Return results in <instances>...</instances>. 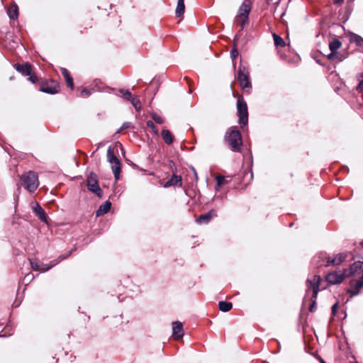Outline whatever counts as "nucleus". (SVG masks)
<instances>
[{
	"mask_svg": "<svg viewBox=\"0 0 363 363\" xmlns=\"http://www.w3.org/2000/svg\"><path fill=\"white\" fill-rule=\"evenodd\" d=\"M71 253H72V251H69L68 253H67L65 255L59 256L57 258V259H58L57 261H55V260L51 261L50 264L49 265L45 264H39L35 260H30V265H31L32 269H33L34 270H38V271H41L42 272H45L48 271L49 269H50L52 267L55 266L60 262L67 259L71 255Z\"/></svg>",
	"mask_w": 363,
	"mask_h": 363,
	"instance_id": "20e7f679",
	"label": "nucleus"
},
{
	"mask_svg": "<svg viewBox=\"0 0 363 363\" xmlns=\"http://www.w3.org/2000/svg\"><path fill=\"white\" fill-rule=\"evenodd\" d=\"M347 257V255L344 253H340L336 255L333 258H328L326 266L329 265H338L343 262Z\"/></svg>",
	"mask_w": 363,
	"mask_h": 363,
	"instance_id": "6ab92c4d",
	"label": "nucleus"
},
{
	"mask_svg": "<svg viewBox=\"0 0 363 363\" xmlns=\"http://www.w3.org/2000/svg\"><path fill=\"white\" fill-rule=\"evenodd\" d=\"M218 307L220 311L223 312H228L232 309L233 304L231 302L222 301L218 303Z\"/></svg>",
	"mask_w": 363,
	"mask_h": 363,
	"instance_id": "bb28decb",
	"label": "nucleus"
},
{
	"mask_svg": "<svg viewBox=\"0 0 363 363\" xmlns=\"http://www.w3.org/2000/svg\"><path fill=\"white\" fill-rule=\"evenodd\" d=\"M161 136L167 145H171L174 141V136L169 130L163 129L161 132Z\"/></svg>",
	"mask_w": 363,
	"mask_h": 363,
	"instance_id": "b1692460",
	"label": "nucleus"
},
{
	"mask_svg": "<svg viewBox=\"0 0 363 363\" xmlns=\"http://www.w3.org/2000/svg\"><path fill=\"white\" fill-rule=\"evenodd\" d=\"M350 289H348L347 292L351 297L357 296L359 294L360 289L363 287V278L360 277L357 280H350Z\"/></svg>",
	"mask_w": 363,
	"mask_h": 363,
	"instance_id": "9d476101",
	"label": "nucleus"
},
{
	"mask_svg": "<svg viewBox=\"0 0 363 363\" xmlns=\"http://www.w3.org/2000/svg\"><path fill=\"white\" fill-rule=\"evenodd\" d=\"M334 1V4H341L342 2H343L344 0H333Z\"/></svg>",
	"mask_w": 363,
	"mask_h": 363,
	"instance_id": "c03bdc74",
	"label": "nucleus"
},
{
	"mask_svg": "<svg viewBox=\"0 0 363 363\" xmlns=\"http://www.w3.org/2000/svg\"><path fill=\"white\" fill-rule=\"evenodd\" d=\"M220 188V186H217L216 187V191H218Z\"/></svg>",
	"mask_w": 363,
	"mask_h": 363,
	"instance_id": "603ef678",
	"label": "nucleus"
},
{
	"mask_svg": "<svg viewBox=\"0 0 363 363\" xmlns=\"http://www.w3.org/2000/svg\"><path fill=\"white\" fill-rule=\"evenodd\" d=\"M225 139L232 151L236 152H240L242 145V135L237 127H232L228 130L226 133Z\"/></svg>",
	"mask_w": 363,
	"mask_h": 363,
	"instance_id": "f03ea898",
	"label": "nucleus"
},
{
	"mask_svg": "<svg viewBox=\"0 0 363 363\" xmlns=\"http://www.w3.org/2000/svg\"><path fill=\"white\" fill-rule=\"evenodd\" d=\"M131 123L130 122H125L123 123L122 126L117 131L118 133L121 132L122 130L128 129L130 127Z\"/></svg>",
	"mask_w": 363,
	"mask_h": 363,
	"instance_id": "58836bf2",
	"label": "nucleus"
},
{
	"mask_svg": "<svg viewBox=\"0 0 363 363\" xmlns=\"http://www.w3.org/2000/svg\"><path fill=\"white\" fill-rule=\"evenodd\" d=\"M316 277H317V275H314V278H313V281H311L309 279H308L306 280L307 287H308V289H306V293H308V291H309V289L311 288H312V289H313V297H312L311 303L309 305V311L311 312H313L314 311V309L315 308V304H316L315 298L318 294V279H316Z\"/></svg>",
	"mask_w": 363,
	"mask_h": 363,
	"instance_id": "0eeeda50",
	"label": "nucleus"
},
{
	"mask_svg": "<svg viewBox=\"0 0 363 363\" xmlns=\"http://www.w3.org/2000/svg\"><path fill=\"white\" fill-rule=\"evenodd\" d=\"M358 79H359V84L357 86V91H361L362 90V86L363 85V72L360 74Z\"/></svg>",
	"mask_w": 363,
	"mask_h": 363,
	"instance_id": "c9c22d12",
	"label": "nucleus"
},
{
	"mask_svg": "<svg viewBox=\"0 0 363 363\" xmlns=\"http://www.w3.org/2000/svg\"><path fill=\"white\" fill-rule=\"evenodd\" d=\"M13 305H15L16 307L18 306L19 303H16V301L13 303Z\"/></svg>",
	"mask_w": 363,
	"mask_h": 363,
	"instance_id": "3c124183",
	"label": "nucleus"
},
{
	"mask_svg": "<svg viewBox=\"0 0 363 363\" xmlns=\"http://www.w3.org/2000/svg\"><path fill=\"white\" fill-rule=\"evenodd\" d=\"M169 179H170V182H172L174 186H177L179 187H181L182 186L181 176L174 174Z\"/></svg>",
	"mask_w": 363,
	"mask_h": 363,
	"instance_id": "cd10ccee",
	"label": "nucleus"
},
{
	"mask_svg": "<svg viewBox=\"0 0 363 363\" xmlns=\"http://www.w3.org/2000/svg\"><path fill=\"white\" fill-rule=\"evenodd\" d=\"M59 85L56 82H52L51 84H43L40 87V91L49 94H55L59 91Z\"/></svg>",
	"mask_w": 363,
	"mask_h": 363,
	"instance_id": "ddd939ff",
	"label": "nucleus"
},
{
	"mask_svg": "<svg viewBox=\"0 0 363 363\" xmlns=\"http://www.w3.org/2000/svg\"><path fill=\"white\" fill-rule=\"evenodd\" d=\"M305 343H306V350L307 352L310 353L311 355H313L315 358L318 359V350H314L313 345L315 343H313L314 339L312 338V342H310L308 335L305 336Z\"/></svg>",
	"mask_w": 363,
	"mask_h": 363,
	"instance_id": "a211bd4d",
	"label": "nucleus"
},
{
	"mask_svg": "<svg viewBox=\"0 0 363 363\" xmlns=\"http://www.w3.org/2000/svg\"><path fill=\"white\" fill-rule=\"evenodd\" d=\"M33 211L35 213V215L41 220L43 222L47 223V216L45 212V210L40 206V205L35 202L33 206Z\"/></svg>",
	"mask_w": 363,
	"mask_h": 363,
	"instance_id": "4468645a",
	"label": "nucleus"
},
{
	"mask_svg": "<svg viewBox=\"0 0 363 363\" xmlns=\"http://www.w3.org/2000/svg\"><path fill=\"white\" fill-rule=\"evenodd\" d=\"M237 79L239 82L240 85L242 89L251 87V83L249 79V74L247 72L245 73L244 70L242 69L241 67H239L237 74Z\"/></svg>",
	"mask_w": 363,
	"mask_h": 363,
	"instance_id": "9b49d317",
	"label": "nucleus"
},
{
	"mask_svg": "<svg viewBox=\"0 0 363 363\" xmlns=\"http://www.w3.org/2000/svg\"><path fill=\"white\" fill-rule=\"evenodd\" d=\"M61 72L66 80L67 86L71 88L72 89H73V88H74L73 79H72V77H71L69 71L66 68H62Z\"/></svg>",
	"mask_w": 363,
	"mask_h": 363,
	"instance_id": "5701e85b",
	"label": "nucleus"
},
{
	"mask_svg": "<svg viewBox=\"0 0 363 363\" xmlns=\"http://www.w3.org/2000/svg\"><path fill=\"white\" fill-rule=\"evenodd\" d=\"M273 38L274 41V45L277 47H284L285 46V42L283 40L282 38H281L279 35H278L276 33L273 34Z\"/></svg>",
	"mask_w": 363,
	"mask_h": 363,
	"instance_id": "c85d7f7f",
	"label": "nucleus"
},
{
	"mask_svg": "<svg viewBox=\"0 0 363 363\" xmlns=\"http://www.w3.org/2000/svg\"><path fill=\"white\" fill-rule=\"evenodd\" d=\"M238 55V51L235 47H234L230 51V56L233 60L236 58Z\"/></svg>",
	"mask_w": 363,
	"mask_h": 363,
	"instance_id": "4c0bfd02",
	"label": "nucleus"
},
{
	"mask_svg": "<svg viewBox=\"0 0 363 363\" xmlns=\"http://www.w3.org/2000/svg\"><path fill=\"white\" fill-rule=\"evenodd\" d=\"M152 119L159 124H162L164 123V119L156 113L152 114Z\"/></svg>",
	"mask_w": 363,
	"mask_h": 363,
	"instance_id": "72a5a7b5",
	"label": "nucleus"
},
{
	"mask_svg": "<svg viewBox=\"0 0 363 363\" xmlns=\"http://www.w3.org/2000/svg\"><path fill=\"white\" fill-rule=\"evenodd\" d=\"M172 186H174L172 182H170V179H169L164 184V188H168V187H170Z\"/></svg>",
	"mask_w": 363,
	"mask_h": 363,
	"instance_id": "79ce46f5",
	"label": "nucleus"
},
{
	"mask_svg": "<svg viewBox=\"0 0 363 363\" xmlns=\"http://www.w3.org/2000/svg\"><path fill=\"white\" fill-rule=\"evenodd\" d=\"M7 14L11 19L15 20L18 17V6L15 2H12L7 8Z\"/></svg>",
	"mask_w": 363,
	"mask_h": 363,
	"instance_id": "aec40b11",
	"label": "nucleus"
},
{
	"mask_svg": "<svg viewBox=\"0 0 363 363\" xmlns=\"http://www.w3.org/2000/svg\"><path fill=\"white\" fill-rule=\"evenodd\" d=\"M107 160L110 164H111V169L115 179L116 181L118 180L121 170V164L119 159L116 156L111 147H108L107 150Z\"/></svg>",
	"mask_w": 363,
	"mask_h": 363,
	"instance_id": "7ed1b4c3",
	"label": "nucleus"
},
{
	"mask_svg": "<svg viewBox=\"0 0 363 363\" xmlns=\"http://www.w3.org/2000/svg\"><path fill=\"white\" fill-rule=\"evenodd\" d=\"M346 277L345 276V270L343 269L342 271H333L328 273L326 275L325 279L330 284H337L342 282Z\"/></svg>",
	"mask_w": 363,
	"mask_h": 363,
	"instance_id": "1a4fd4ad",
	"label": "nucleus"
},
{
	"mask_svg": "<svg viewBox=\"0 0 363 363\" xmlns=\"http://www.w3.org/2000/svg\"><path fill=\"white\" fill-rule=\"evenodd\" d=\"M91 90L90 89H83L81 91V94H80V96L82 97H88L91 95Z\"/></svg>",
	"mask_w": 363,
	"mask_h": 363,
	"instance_id": "f704fd0d",
	"label": "nucleus"
},
{
	"mask_svg": "<svg viewBox=\"0 0 363 363\" xmlns=\"http://www.w3.org/2000/svg\"><path fill=\"white\" fill-rule=\"evenodd\" d=\"M21 185L28 192L34 193L39 186L38 175L34 171H28L20 177Z\"/></svg>",
	"mask_w": 363,
	"mask_h": 363,
	"instance_id": "f257e3e1",
	"label": "nucleus"
},
{
	"mask_svg": "<svg viewBox=\"0 0 363 363\" xmlns=\"http://www.w3.org/2000/svg\"><path fill=\"white\" fill-rule=\"evenodd\" d=\"M241 21H238L240 24L241 30H242L245 26L248 23V18H240Z\"/></svg>",
	"mask_w": 363,
	"mask_h": 363,
	"instance_id": "e433bc0d",
	"label": "nucleus"
},
{
	"mask_svg": "<svg viewBox=\"0 0 363 363\" xmlns=\"http://www.w3.org/2000/svg\"><path fill=\"white\" fill-rule=\"evenodd\" d=\"M342 43L337 39H333L329 43V48L331 51V53L328 55V58L331 59L332 56L336 53V51L340 48Z\"/></svg>",
	"mask_w": 363,
	"mask_h": 363,
	"instance_id": "4be33fe9",
	"label": "nucleus"
},
{
	"mask_svg": "<svg viewBox=\"0 0 363 363\" xmlns=\"http://www.w3.org/2000/svg\"><path fill=\"white\" fill-rule=\"evenodd\" d=\"M214 216H216V212L215 210L211 209L206 213L201 214V216H199L196 218V221L199 224H203V223L206 224V223H208L210 222V220H211V218Z\"/></svg>",
	"mask_w": 363,
	"mask_h": 363,
	"instance_id": "2eb2a0df",
	"label": "nucleus"
},
{
	"mask_svg": "<svg viewBox=\"0 0 363 363\" xmlns=\"http://www.w3.org/2000/svg\"><path fill=\"white\" fill-rule=\"evenodd\" d=\"M306 303H307V300H306V298L305 297L303 299V305H306Z\"/></svg>",
	"mask_w": 363,
	"mask_h": 363,
	"instance_id": "49530a36",
	"label": "nucleus"
},
{
	"mask_svg": "<svg viewBox=\"0 0 363 363\" xmlns=\"http://www.w3.org/2000/svg\"><path fill=\"white\" fill-rule=\"evenodd\" d=\"M172 336L174 339L178 340L184 335L183 325L181 322H173Z\"/></svg>",
	"mask_w": 363,
	"mask_h": 363,
	"instance_id": "dca6fc26",
	"label": "nucleus"
},
{
	"mask_svg": "<svg viewBox=\"0 0 363 363\" xmlns=\"http://www.w3.org/2000/svg\"><path fill=\"white\" fill-rule=\"evenodd\" d=\"M360 245L363 247V240L360 242Z\"/></svg>",
	"mask_w": 363,
	"mask_h": 363,
	"instance_id": "5fc2aeb1",
	"label": "nucleus"
},
{
	"mask_svg": "<svg viewBox=\"0 0 363 363\" xmlns=\"http://www.w3.org/2000/svg\"><path fill=\"white\" fill-rule=\"evenodd\" d=\"M86 186L89 191L94 193L98 197L101 198L103 191L99 185L98 176L94 172H91L86 179Z\"/></svg>",
	"mask_w": 363,
	"mask_h": 363,
	"instance_id": "423d86ee",
	"label": "nucleus"
},
{
	"mask_svg": "<svg viewBox=\"0 0 363 363\" xmlns=\"http://www.w3.org/2000/svg\"><path fill=\"white\" fill-rule=\"evenodd\" d=\"M272 0H266V3L267 5H269Z\"/></svg>",
	"mask_w": 363,
	"mask_h": 363,
	"instance_id": "09e8293b",
	"label": "nucleus"
},
{
	"mask_svg": "<svg viewBox=\"0 0 363 363\" xmlns=\"http://www.w3.org/2000/svg\"><path fill=\"white\" fill-rule=\"evenodd\" d=\"M313 333H314V335H315V337H316V339H315V341H318V335H317V334H316L315 330H314V331H313Z\"/></svg>",
	"mask_w": 363,
	"mask_h": 363,
	"instance_id": "de8ad7c7",
	"label": "nucleus"
},
{
	"mask_svg": "<svg viewBox=\"0 0 363 363\" xmlns=\"http://www.w3.org/2000/svg\"><path fill=\"white\" fill-rule=\"evenodd\" d=\"M344 270L345 276L347 277L358 275L361 277L363 274V262H354L348 268L344 269Z\"/></svg>",
	"mask_w": 363,
	"mask_h": 363,
	"instance_id": "6e6552de",
	"label": "nucleus"
},
{
	"mask_svg": "<svg viewBox=\"0 0 363 363\" xmlns=\"http://www.w3.org/2000/svg\"><path fill=\"white\" fill-rule=\"evenodd\" d=\"M311 57L316 62H318V56L315 52L311 53Z\"/></svg>",
	"mask_w": 363,
	"mask_h": 363,
	"instance_id": "37998d69",
	"label": "nucleus"
},
{
	"mask_svg": "<svg viewBox=\"0 0 363 363\" xmlns=\"http://www.w3.org/2000/svg\"><path fill=\"white\" fill-rule=\"evenodd\" d=\"M350 40L351 43H355L358 47L363 46V38L357 34L351 33L350 35Z\"/></svg>",
	"mask_w": 363,
	"mask_h": 363,
	"instance_id": "393cba45",
	"label": "nucleus"
},
{
	"mask_svg": "<svg viewBox=\"0 0 363 363\" xmlns=\"http://www.w3.org/2000/svg\"><path fill=\"white\" fill-rule=\"evenodd\" d=\"M15 69L21 73L23 76H28L30 75L32 72V67L30 64L26 62L25 64H15L14 65Z\"/></svg>",
	"mask_w": 363,
	"mask_h": 363,
	"instance_id": "f3484780",
	"label": "nucleus"
},
{
	"mask_svg": "<svg viewBox=\"0 0 363 363\" xmlns=\"http://www.w3.org/2000/svg\"><path fill=\"white\" fill-rule=\"evenodd\" d=\"M337 306H338V303H335V304L333 305L332 313L333 315H335Z\"/></svg>",
	"mask_w": 363,
	"mask_h": 363,
	"instance_id": "a19ab883",
	"label": "nucleus"
},
{
	"mask_svg": "<svg viewBox=\"0 0 363 363\" xmlns=\"http://www.w3.org/2000/svg\"><path fill=\"white\" fill-rule=\"evenodd\" d=\"M250 176H251V177H253V174H252V172H251V173H250Z\"/></svg>",
	"mask_w": 363,
	"mask_h": 363,
	"instance_id": "6e6d98bb",
	"label": "nucleus"
},
{
	"mask_svg": "<svg viewBox=\"0 0 363 363\" xmlns=\"http://www.w3.org/2000/svg\"><path fill=\"white\" fill-rule=\"evenodd\" d=\"M111 208V203L109 201H106L103 203L98 208L96 213V216H101L108 213Z\"/></svg>",
	"mask_w": 363,
	"mask_h": 363,
	"instance_id": "412c9836",
	"label": "nucleus"
},
{
	"mask_svg": "<svg viewBox=\"0 0 363 363\" xmlns=\"http://www.w3.org/2000/svg\"><path fill=\"white\" fill-rule=\"evenodd\" d=\"M319 363H326L324 359H323L320 356H319Z\"/></svg>",
	"mask_w": 363,
	"mask_h": 363,
	"instance_id": "a18cd8bd",
	"label": "nucleus"
},
{
	"mask_svg": "<svg viewBox=\"0 0 363 363\" xmlns=\"http://www.w3.org/2000/svg\"><path fill=\"white\" fill-rule=\"evenodd\" d=\"M237 110L239 117V123L245 125L248 122V111L247 104L242 96H240L238 99Z\"/></svg>",
	"mask_w": 363,
	"mask_h": 363,
	"instance_id": "39448f33",
	"label": "nucleus"
},
{
	"mask_svg": "<svg viewBox=\"0 0 363 363\" xmlns=\"http://www.w3.org/2000/svg\"><path fill=\"white\" fill-rule=\"evenodd\" d=\"M146 124L147 127L152 129V132L155 134L158 135V130L152 121H147Z\"/></svg>",
	"mask_w": 363,
	"mask_h": 363,
	"instance_id": "2f4dec72",
	"label": "nucleus"
},
{
	"mask_svg": "<svg viewBox=\"0 0 363 363\" xmlns=\"http://www.w3.org/2000/svg\"><path fill=\"white\" fill-rule=\"evenodd\" d=\"M318 281H319V285H320V281H321V279H320V277H319Z\"/></svg>",
	"mask_w": 363,
	"mask_h": 363,
	"instance_id": "864d4df0",
	"label": "nucleus"
},
{
	"mask_svg": "<svg viewBox=\"0 0 363 363\" xmlns=\"http://www.w3.org/2000/svg\"><path fill=\"white\" fill-rule=\"evenodd\" d=\"M119 91L121 94L122 98L124 99L125 100L130 101V99L133 97L131 93L128 90L121 89Z\"/></svg>",
	"mask_w": 363,
	"mask_h": 363,
	"instance_id": "7c9ffc66",
	"label": "nucleus"
},
{
	"mask_svg": "<svg viewBox=\"0 0 363 363\" xmlns=\"http://www.w3.org/2000/svg\"><path fill=\"white\" fill-rule=\"evenodd\" d=\"M194 176H195L196 179H197L198 177H197V174H196V172L195 171H194Z\"/></svg>",
	"mask_w": 363,
	"mask_h": 363,
	"instance_id": "8fccbe9b",
	"label": "nucleus"
},
{
	"mask_svg": "<svg viewBox=\"0 0 363 363\" xmlns=\"http://www.w3.org/2000/svg\"><path fill=\"white\" fill-rule=\"evenodd\" d=\"M184 79L189 80L186 77H184ZM187 82H189V81H187Z\"/></svg>",
	"mask_w": 363,
	"mask_h": 363,
	"instance_id": "4d7b16f0",
	"label": "nucleus"
},
{
	"mask_svg": "<svg viewBox=\"0 0 363 363\" xmlns=\"http://www.w3.org/2000/svg\"><path fill=\"white\" fill-rule=\"evenodd\" d=\"M351 363H358V362H351Z\"/></svg>",
	"mask_w": 363,
	"mask_h": 363,
	"instance_id": "13d9d810",
	"label": "nucleus"
},
{
	"mask_svg": "<svg viewBox=\"0 0 363 363\" xmlns=\"http://www.w3.org/2000/svg\"><path fill=\"white\" fill-rule=\"evenodd\" d=\"M185 11L184 0H178L177 6L175 11L177 17L182 16Z\"/></svg>",
	"mask_w": 363,
	"mask_h": 363,
	"instance_id": "a878e982",
	"label": "nucleus"
},
{
	"mask_svg": "<svg viewBox=\"0 0 363 363\" xmlns=\"http://www.w3.org/2000/svg\"><path fill=\"white\" fill-rule=\"evenodd\" d=\"M131 104L134 106L137 111H140L141 109V103L140 99L137 96H133L129 101Z\"/></svg>",
	"mask_w": 363,
	"mask_h": 363,
	"instance_id": "c756f323",
	"label": "nucleus"
},
{
	"mask_svg": "<svg viewBox=\"0 0 363 363\" xmlns=\"http://www.w3.org/2000/svg\"><path fill=\"white\" fill-rule=\"evenodd\" d=\"M216 179L218 186H221L226 182L225 177L221 175L217 176L216 177Z\"/></svg>",
	"mask_w": 363,
	"mask_h": 363,
	"instance_id": "473e14b6",
	"label": "nucleus"
},
{
	"mask_svg": "<svg viewBox=\"0 0 363 363\" xmlns=\"http://www.w3.org/2000/svg\"><path fill=\"white\" fill-rule=\"evenodd\" d=\"M250 11V3H247V1H245L239 7L238 15L236 16L237 21H239V18H248Z\"/></svg>",
	"mask_w": 363,
	"mask_h": 363,
	"instance_id": "f8f14e48",
	"label": "nucleus"
},
{
	"mask_svg": "<svg viewBox=\"0 0 363 363\" xmlns=\"http://www.w3.org/2000/svg\"><path fill=\"white\" fill-rule=\"evenodd\" d=\"M29 76V78H28V80L33 83V84H35L38 81V78L36 76L33 75V74H31L30 75H28Z\"/></svg>",
	"mask_w": 363,
	"mask_h": 363,
	"instance_id": "ea45409f",
	"label": "nucleus"
}]
</instances>
